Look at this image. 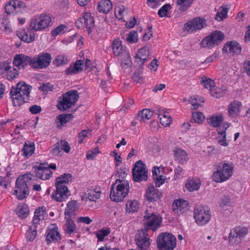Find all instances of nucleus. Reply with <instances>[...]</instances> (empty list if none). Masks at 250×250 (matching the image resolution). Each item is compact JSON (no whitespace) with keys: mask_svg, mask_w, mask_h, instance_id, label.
Listing matches in <instances>:
<instances>
[{"mask_svg":"<svg viewBox=\"0 0 250 250\" xmlns=\"http://www.w3.org/2000/svg\"><path fill=\"white\" fill-rule=\"evenodd\" d=\"M146 4L148 6L155 8L161 4V0H147Z\"/></svg>","mask_w":250,"mask_h":250,"instance_id":"nucleus-64","label":"nucleus"},{"mask_svg":"<svg viewBox=\"0 0 250 250\" xmlns=\"http://www.w3.org/2000/svg\"><path fill=\"white\" fill-rule=\"evenodd\" d=\"M149 57V50L146 46L139 49L135 57V62L139 66H142L148 61Z\"/></svg>","mask_w":250,"mask_h":250,"instance_id":"nucleus-25","label":"nucleus"},{"mask_svg":"<svg viewBox=\"0 0 250 250\" xmlns=\"http://www.w3.org/2000/svg\"><path fill=\"white\" fill-rule=\"evenodd\" d=\"M73 116L71 114H62L58 116L56 119V123L57 124V127L61 128L67 123L69 122L73 118Z\"/></svg>","mask_w":250,"mask_h":250,"instance_id":"nucleus-33","label":"nucleus"},{"mask_svg":"<svg viewBox=\"0 0 250 250\" xmlns=\"http://www.w3.org/2000/svg\"><path fill=\"white\" fill-rule=\"evenodd\" d=\"M29 214V208L24 205L20 206L18 208L17 214L21 218H26Z\"/></svg>","mask_w":250,"mask_h":250,"instance_id":"nucleus-51","label":"nucleus"},{"mask_svg":"<svg viewBox=\"0 0 250 250\" xmlns=\"http://www.w3.org/2000/svg\"><path fill=\"white\" fill-rule=\"evenodd\" d=\"M51 59V55L48 53L39 54L37 57H34L33 68L36 69L46 68L50 64Z\"/></svg>","mask_w":250,"mask_h":250,"instance_id":"nucleus-17","label":"nucleus"},{"mask_svg":"<svg viewBox=\"0 0 250 250\" xmlns=\"http://www.w3.org/2000/svg\"><path fill=\"white\" fill-rule=\"evenodd\" d=\"M133 177L136 182L145 181L147 178V171L145 165L141 161L136 162L133 169Z\"/></svg>","mask_w":250,"mask_h":250,"instance_id":"nucleus-14","label":"nucleus"},{"mask_svg":"<svg viewBox=\"0 0 250 250\" xmlns=\"http://www.w3.org/2000/svg\"><path fill=\"white\" fill-rule=\"evenodd\" d=\"M209 36L216 46L220 44L225 38L224 34L219 31H215L211 32Z\"/></svg>","mask_w":250,"mask_h":250,"instance_id":"nucleus-40","label":"nucleus"},{"mask_svg":"<svg viewBox=\"0 0 250 250\" xmlns=\"http://www.w3.org/2000/svg\"><path fill=\"white\" fill-rule=\"evenodd\" d=\"M144 221L148 229L153 230L158 229L162 222V217L155 214L150 208L145 211Z\"/></svg>","mask_w":250,"mask_h":250,"instance_id":"nucleus-10","label":"nucleus"},{"mask_svg":"<svg viewBox=\"0 0 250 250\" xmlns=\"http://www.w3.org/2000/svg\"><path fill=\"white\" fill-rule=\"evenodd\" d=\"M91 131V130H90ZM90 130H83L79 133L78 142L79 144H82L83 142L84 138L87 137L89 134Z\"/></svg>","mask_w":250,"mask_h":250,"instance_id":"nucleus-58","label":"nucleus"},{"mask_svg":"<svg viewBox=\"0 0 250 250\" xmlns=\"http://www.w3.org/2000/svg\"><path fill=\"white\" fill-rule=\"evenodd\" d=\"M110 229L109 228H105L100 230H98L96 233L98 241H104L110 234Z\"/></svg>","mask_w":250,"mask_h":250,"instance_id":"nucleus-45","label":"nucleus"},{"mask_svg":"<svg viewBox=\"0 0 250 250\" xmlns=\"http://www.w3.org/2000/svg\"><path fill=\"white\" fill-rule=\"evenodd\" d=\"M79 97V93L77 90L68 91L59 98L57 106L59 109L64 111L74 105Z\"/></svg>","mask_w":250,"mask_h":250,"instance_id":"nucleus-6","label":"nucleus"},{"mask_svg":"<svg viewBox=\"0 0 250 250\" xmlns=\"http://www.w3.org/2000/svg\"><path fill=\"white\" fill-rule=\"evenodd\" d=\"M35 146L34 145H28L25 143L21 150V155L28 158L31 156L34 152Z\"/></svg>","mask_w":250,"mask_h":250,"instance_id":"nucleus-44","label":"nucleus"},{"mask_svg":"<svg viewBox=\"0 0 250 250\" xmlns=\"http://www.w3.org/2000/svg\"><path fill=\"white\" fill-rule=\"evenodd\" d=\"M160 123L164 126H169L172 122V118H169L168 117H164V116L159 118Z\"/></svg>","mask_w":250,"mask_h":250,"instance_id":"nucleus-62","label":"nucleus"},{"mask_svg":"<svg viewBox=\"0 0 250 250\" xmlns=\"http://www.w3.org/2000/svg\"><path fill=\"white\" fill-rule=\"evenodd\" d=\"M66 219L67 220L65 224V232L70 235L76 230V227L74 222L71 218H67Z\"/></svg>","mask_w":250,"mask_h":250,"instance_id":"nucleus-46","label":"nucleus"},{"mask_svg":"<svg viewBox=\"0 0 250 250\" xmlns=\"http://www.w3.org/2000/svg\"><path fill=\"white\" fill-rule=\"evenodd\" d=\"M58 143L60 147H61L62 150H63L66 153H68L70 151V147L67 141L64 140H61Z\"/></svg>","mask_w":250,"mask_h":250,"instance_id":"nucleus-59","label":"nucleus"},{"mask_svg":"<svg viewBox=\"0 0 250 250\" xmlns=\"http://www.w3.org/2000/svg\"><path fill=\"white\" fill-rule=\"evenodd\" d=\"M32 172L35 177L43 180L48 179L53 174L51 170L43 164H40L39 166L33 167Z\"/></svg>","mask_w":250,"mask_h":250,"instance_id":"nucleus-20","label":"nucleus"},{"mask_svg":"<svg viewBox=\"0 0 250 250\" xmlns=\"http://www.w3.org/2000/svg\"><path fill=\"white\" fill-rule=\"evenodd\" d=\"M127 169L125 168H120L117 171V173L116 176L120 179V180H125V177L127 176Z\"/></svg>","mask_w":250,"mask_h":250,"instance_id":"nucleus-60","label":"nucleus"},{"mask_svg":"<svg viewBox=\"0 0 250 250\" xmlns=\"http://www.w3.org/2000/svg\"><path fill=\"white\" fill-rule=\"evenodd\" d=\"M83 61L81 60H77L66 69L65 73L67 75H72L77 74L83 70Z\"/></svg>","mask_w":250,"mask_h":250,"instance_id":"nucleus-30","label":"nucleus"},{"mask_svg":"<svg viewBox=\"0 0 250 250\" xmlns=\"http://www.w3.org/2000/svg\"><path fill=\"white\" fill-rule=\"evenodd\" d=\"M172 153L174 159L179 164H186L189 160L188 152L181 147L178 146L174 147Z\"/></svg>","mask_w":250,"mask_h":250,"instance_id":"nucleus-23","label":"nucleus"},{"mask_svg":"<svg viewBox=\"0 0 250 250\" xmlns=\"http://www.w3.org/2000/svg\"><path fill=\"white\" fill-rule=\"evenodd\" d=\"M201 83L206 89H208L209 92L214 87L215 83L213 80L211 79L203 76L201 78Z\"/></svg>","mask_w":250,"mask_h":250,"instance_id":"nucleus-38","label":"nucleus"},{"mask_svg":"<svg viewBox=\"0 0 250 250\" xmlns=\"http://www.w3.org/2000/svg\"><path fill=\"white\" fill-rule=\"evenodd\" d=\"M125 8L124 6H118L115 9V15L119 20H122L124 17V13Z\"/></svg>","mask_w":250,"mask_h":250,"instance_id":"nucleus-56","label":"nucleus"},{"mask_svg":"<svg viewBox=\"0 0 250 250\" xmlns=\"http://www.w3.org/2000/svg\"><path fill=\"white\" fill-rule=\"evenodd\" d=\"M84 18L87 31L88 34L91 33L94 28V18L90 13H84Z\"/></svg>","mask_w":250,"mask_h":250,"instance_id":"nucleus-35","label":"nucleus"},{"mask_svg":"<svg viewBox=\"0 0 250 250\" xmlns=\"http://www.w3.org/2000/svg\"><path fill=\"white\" fill-rule=\"evenodd\" d=\"M193 217L198 226H203L210 221L211 212L208 207L200 206L194 209Z\"/></svg>","mask_w":250,"mask_h":250,"instance_id":"nucleus-7","label":"nucleus"},{"mask_svg":"<svg viewBox=\"0 0 250 250\" xmlns=\"http://www.w3.org/2000/svg\"><path fill=\"white\" fill-rule=\"evenodd\" d=\"M17 36L22 41L27 43H30L33 42L35 39V34L33 35L30 32L29 34L25 29L19 30L17 32Z\"/></svg>","mask_w":250,"mask_h":250,"instance_id":"nucleus-34","label":"nucleus"},{"mask_svg":"<svg viewBox=\"0 0 250 250\" xmlns=\"http://www.w3.org/2000/svg\"><path fill=\"white\" fill-rule=\"evenodd\" d=\"M51 152L53 155L55 156L62 155L61 153L62 152V150L58 142L54 145L53 148L51 150Z\"/></svg>","mask_w":250,"mask_h":250,"instance_id":"nucleus-61","label":"nucleus"},{"mask_svg":"<svg viewBox=\"0 0 250 250\" xmlns=\"http://www.w3.org/2000/svg\"><path fill=\"white\" fill-rule=\"evenodd\" d=\"M120 64L124 69L128 68L131 64V59L129 51L120 57Z\"/></svg>","mask_w":250,"mask_h":250,"instance_id":"nucleus-37","label":"nucleus"},{"mask_svg":"<svg viewBox=\"0 0 250 250\" xmlns=\"http://www.w3.org/2000/svg\"><path fill=\"white\" fill-rule=\"evenodd\" d=\"M193 0H177V4L182 11H186L189 7Z\"/></svg>","mask_w":250,"mask_h":250,"instance_id":"nucleus-52","label":"nucleus"},{"mask_svg":"<svg viewBox=\"0 0 250 250\" xmlns=\"http://www.w3.org/2000/svg\"><path fill=\"white\" fill-rule=\"evenodd\" d=\"M229 8L226 6H220L216 13L215 19L221 21L226 18L228 15Z\"/></svg>","mask_w":250,"mask_h":250,"instance_id":"nucleus-43","label":"nucleus"},{"mask_svg":"<svg viewBox=\"0 0 250 250\" xmlns=\"http://www.w3.org/2000/svg\"><path fill=\"white\" fill-rule=\"evenodd\" d=\"M135 241L139 250H147L149 248V238L146 230L142 229L138 231Z\"/></svg>","mask_w":250,"mask_h":250,"instance_id":"nucleus-16","label":"nucleus"},{"mask_svg":"<svg viewBox=\"0 0 250 250\" xmlns=\"http://www.w3.org/2000/svg\"><path fill=\"white\" fill-rule=\"evenodd\" d=\"M44 213V210L43 207L36 209L32 221L33 224L30 227L29 230L26 232V238L29 241H33L36 238L37 233L36 225L39 223L41 220L43 219Z\"/></svg>","mask_w":250,"mask_h":250,"instance_id":"nucleus-12","label":"nucleus"},{"mask_svg":"<svg viewBox=\"0 0 250 250\" xmlns=\"http://www.w3.org/2000/svg\"><path fill=\"white\" fill-rule=\"evenodd\" d=\"M34 177V174L27 173L17 178L16 182V189L14 194L19 200H22L29 194L28 183Z\"/></svg>","mask_w":250,"mask_h":250,"instance_id":"nucleus-5","label":"nucleus"},{"mask_svg":"<svg viewBox=\"0 0 250 250\" xmlns=\"http://www.w3.org/2000/svg\"><path fill=\"white\" fill-rule=\"evenodd\" d=\"M138 118L141 121H145L150 119L153 115V112L149 109L145 108L138 113Z\"/></svg>","mask_w":250,"mask_h":250,"instance_id":"nucleus-47","label":"nucleus"},{"mask_svg":"<svg viewBox=\"0 0 250 250\" xmlns=\"http://www.w3.org/2000/svg\"><path fill=\"white\" fill-rule=\"evenodd\" d=\"M67 62V59L64 55H59L56 56L54 61V64L58 66L65 64Z\"/></svg>","mask_w":250,"mask_h":250,"instance_id":"nucleus-54","label":"nucleus"},{"mask_svg":"<svg viewBox=\"0 0 250 250\" xmlns=\"http://www.w3.org/2000/svg\"><path fill=\"white\" fill-rule=\"evenodd\" d=\"M0 75L4 78L12 81L19 76V72L16 68L11 67L9 62H4L0 63Z\"/></svg>","mask_w":250,"mask_h":250,"instance_id":"nucleus-13","label":"nucleus"},{"mask_svg":"<svg viewBox=\"0 0 250 250\" xmlns=\"http://www.w3.org/2000/svg\"><path fill=\"white\" fill-rule=\"evenodd\" d=\"M125 207L126 213L132 214L139 210L140 204L136 200H129L127 201Z\"/></svg>","mask_w":250,"mask_h":250,"instance_id":"nucleus-31","label":"nucleus"},{"mask_svg":"<svg viewBox=\"0 0 250 250\" xmlns=\"http://www.w3.org/2000/svg\"><path fill=\"white\" fill-rule=\"evenodd\" d=\"M206 24L205 20L196 18L189 21L185 24L184 30L188 33H192L203 28Z\"/></svg>","mask_w":250,"mask_h":250,"instance_id":"nucleus-21","label":"nucleus"},{"mask_svg":"<svg viewBox=\"0 0 250 250\" xmlns=\"http://www.w3.org/2000/svg\"><path fill=\"white\" fill-rule=\"evenodd\" d=\"M209 36L204 38L201 42V46L204 48H212L216 44Z\"/></svg>","mask_w":250,"mask_h":250,"instance_id":"nucleus-48","label":"nucleus"},{"mask_svg":"<svg viewBox=\"0 0 250 250\" xmlns=\"http://www.w3.org/2000/svg\"><path fill=\"white\" fill-rule=\"evenodd\" d=\"M112 51L116 56L120 57L125 53L129 52L125 46H123L122 42L119 39L114 40L112 42Z\"/></svg>","mask_w":250,"mask_h":250,"instance_id":"nucleus-28","label":"nucleus"},{"mask_svg":"<svg viewBox=\"0 0 250 250\" xmlns=\"http://www.w3.org/2000/svg\"><path fill=\"white\" fill-rule=\"evenodd\" d=\"M201 181L198 177H189L185 182V188L189 192L198 190L201 186Z\"/></svg>","mask_w":250,"mask_h":250,"instance_id":"nucleus-27","label":"nucleus"},{"mask_svg":"<svg viewBox=\"0 0 250 250\" xmlns=\"http://www.w3.org/2000/svg\"><path fill=\"white\" fill-rule=\"evenodd\" d=\"M171 5L169 4L163 5L158 11V15L160 17H164L167 15L168 11L170 9Z\"/></svg>","mask_w":250,"mask_h":250,"instance_id":"nucleus-57","label":"nucleus"},{"mask_svg":"<svg viewBox=\"0 0 250 250\" xmlns=\"http://www.w3.org/2000/svg\"><path fill=\"white\" fill-rule=\"evenodd\" d=\"M234 166L228 161H223L214 165L211 178L216 183H222L228 181L233 175Z\"/></svg>","mask_w":250,"mask_h":250,"instance_id":"nucleus-1","label":"nucleus"},{"mask_svg":"<svg viewBox=\"0 0 250 250\" xmlns=\"http://www.w3.org/2000/svg\"><path fill=\"white\" fill-rule=\"evenodd\" d=\"M242 50L240 44L234 41H228L224 44L222 49L223 53H227L232 55H239Z\"/></svg>","mask_w":250,"mask_h":250,"instance_id":"nucleus-24","label":"nucleus"},{"mask_svg":"<svg viewBox=\"0 0 250 250\" xmlns=\"http://www.w3.org/2000/svg\"><path fill=\"white\" fill-rule=\"evenodd\" d=\"M189 102L192 105L193 109H197L202 106L204 102V99L198 96H194L190 97Z\"/></svg>","mask_w":250,"mask_h":250,"instance_id":"nucleus-42","label":"nucleus"},{"mask_svg":"<svg viewBox=\"0 0 250 250\" xmlns=\"http://www.w3.org/2000/svg\"><path fill=\"white\" fill-rule=\"evenodd\" d=\"M157 244L159 250H173L176 246V239L172 234L164 232L158 236Z\"/></svg>","mask_w":250,"mask_h":250,"instance_id":"nucleus-8","label":"nucleus"},{"mask_svg":"<svg viewBox=\"0 0 250 250\" xmlns=\"http://www.w3.org/2000/svg\"><path fill=\"white\" fill-rule=\"evenodd\" d=\"M227 88L226 86L223 85L221 87H218L215 84L214 87L210 91V95L216 98L222 97L226 94Z\"/></svg>","mask_w":250,"mask_h":250,"instance_id":"nucleus-36","label":"nucleus"},{"mask_svg":"<svg viewBox=\"0 0 250 250\" xmlns=\"http://www.w3.org/2000/svg\"><path fill=\"white\" fill-rule=\"evenodd\" d=\"M242 107V104L239 101L235 100L230 102L227 107L228 115L230 118L239 116Z\"/></svg>","mask_w":250,"mask_h":250,"instance_id":"nucleus-26","label":"nucleus"},{"mask_svg":"<svg viewBox=\"0 0 250 250\" xmlns=\"http://www.w3.org/2000/svg\"><path fill=\"white\" fill-rule=\"evenodd\" d=\"M129 190V184L127 180L117 179L110 188V198L116 202H122L127 195Z\"/></svg>","mask_w":250,"mask_h":250,"instance_id":"nucleus-4","label":"nucleus"},{"mask_svg":"<svg viewBox=\"0 0 250 250\" xmlns=\"http://www.w3.org/2000/svg\"><path fill=\"white\" fill-rule=\"evenodd\" d=\"M223 120V115L221 113L213 114L207 119L209 125L213 127H221ZM220 128L222 129L221 127Z\"/></svg>","mask_w":250,"mask_h":250,"instance_id":"nucleus-29","label":"nucleus"},{"mask_svg":"<svg viewBox=\"0 0 250 250\" xmlns=\"http://www.w3.org/2000/svg\"><path fill=\"white\" fill-rule=\"evenodd\" d=\"M248 229L247 227L237 226L230 230L229 235V243L231 245L239 244L243 239L248 233Z\"/></svg>","mask_w":250,"mask_h":250,"instance_id":"nucleus-11","label":"nucleus"},{"mask_svg":"<svg viewBox=\"0 0 250 250\" xmlns=\"http://www.w3.org/2000/svg\"><path fill=\"white\" fill-rule=\"evenodd\" d=\"M72 175L69 173H64L56 179V191L51 194V197L57 202L65 201L70 195L67 187L65 184L72 181Z\"/></svg>","mask_w":250,"mask_h":250,"instance_id":"nucleus-3","label":"nucleus"},{"mask_svg":"<svg viewBox=\"0 0 250 250\" xmlns=\"http://www.w3.org/2000/svg\"><path fill=\"white\" fill-rule=\"evenodd\" d=\"M22 2L19 0H11L5 6V11L7 13L14 11L17 7H20Z\"/></svg>","mask_w":250,"mask_h":250,"instance_id":"nucleus-41","label":"nucleus"},{"mask_svg":"<svg viewBox=\"0 0 250 250\" xmlns=\"http://www.w3.org/2000/svg\"><path fill=\"white\" fill-rule=\"evenodd\" d=\"M205 116L202 112L196 111L192 114V120L195 123L201 124L205 121Z\"/></svg>","mask_w":250,"mask_h":250,"instance_id":"nucleus-53","label":"nucleus"},{"mask_svg":"<svg viewBox=\"0 0 250 250\" xmlns=\"http://www.w3.org/2000/svg\"><path fill=\"white\" fill-rule=\"evenodd\" d=\"M112 8V3L110 0H101L97 6V9L100 13L107 14Z\"/></svg>","mask_w":250,"mask_h":250,"instance_id":"nucleus-32","label":"nucleus"},{"mask_svg":"<svg viewBox=\"0 0 250 250\" xmlns=\"http://www.w3.org/2000/svg\"><path fill=\"white\" fill-rule=\"evenodd\" d=\"M66 27V26L63 24H61L58 26L54 30H52L51 32L52 36L55 37L59 34L63 33Z\"/></svg>","mask_w":250,"mask_h":250,"instance_id":"nucleus-55","label":"nucleus"},{"mask_svg":"<svg viewBox=\"0 0 250 250\" xmlns=\"http://www.w3.org/2000/svg\"><path fill=\"white\" fill-rule=\"evenodd\" d=\"M230 126V124L228 122H223L221 128L217 129L216 140L221 146L227 147L229 144V141L227 139L226 131Z\"/></svg>","mask_w":250,"mask_h":250,"instance_id":"nucleus-19","label":"nucleus"},{"mask_svg":"<svg viewBox=\"0 0 250 250\" xmlns=\"http://www.w3.org/2000/svg\"><path fill=\"white\" fill-rule=\"evenodd\" d=\"M58 239H60V236L58 229L56 228L49 229L46 235V241L48 243L51 241H57Z\"/></svg>","mask_w":250,"mask_h":250,"instance_id":"nucleus-39","label":"nucleus"},{"mask_svg":"<svg viewBox=\"0 0 250 250\" xmlns=\"http://www.w3.org/2000/svg\"><path fill=\"white\" fill-rule=\"evenodd\" d=\"M52 25L50 16L46 14H42L31 20L30 28L36 31L42 30Z\"/></svg>","mask_w":250,"mask_h":250,"instance_id":"nucleus-9","label":"nucleus"},{"mask_svg":"<svg viewBox=\"0 0 250 250\" xmlns=\"http://www.w3.org/2000/svg\"><path fill=\"white\" fill-rule=\"evenodd\" d=\"M39 89L43 92H47L48 91H52L53 90V87L49 83H42L39 87Z\"/></svg>","mask_w":250,"mask_h":250,"instance_id":"nucleus-63","label":"nucleus"},{"mask_svg":"<svg viewBox=\"0 0 250 250\" xmlns=\"http://www.w3.org/2000/svg\"><path fill=\"white\" fill-rule=\"evenodd\" d=\"M165 173V167L162 165L153 167L152 175L156 187H161L167 181Z\"/></svg>","mask_w":250,"mask_h":250,"instance_id":"nucleus-18","label":"nucleus"},{"mask_svg":"<svg viewBox=\"0 0 250 250\" xmlns=\"http://www.w3.org/2000/svg\"><path fill=\"white\" fill-rule=\"evenodd\" d=\"M138 40V34L136 31L132 30L126 35L125 41L129 43H134Z\"/></svg>","mask_w":250,"mask_h":250,"instance_id":"nucleus-49","label":"nucleus"},{"mask_svg":"<svg viewBox=\"0 0 250 250\" xmlns=\"http://www.w3.org/2000/svg\"><path fill=\"white\" fill-rule=\"evenodd\" d=\"M31 86L24 82H20L12 86L10 94L15 106H20L29 100Z\"/></svg>","mask_w":250,"mask_h":250,"instance_id":"nucleus-2","label":"nucleus"},{"mask_svg":"<svg viewBox=\"0 0 250 250\" xmlns=\"http://www.w3.org/2000/svg\"><path fill=\"white\" fill-rule=\"evenodd\" d=\"M172 209L177 215H185L189 209V202L183 198L177 199L172 203Z\"/></svg>","mask_w":250,"mask_h":250,"instance_id":"nucleus-15","label":"nucleus"},{"mask_svg":"<svg viewBox=\"0 0 250 250\" xmlns=\"http://www.w3.org/2000/svg\"><path fill=\"white\" fill-rule=\"evenodd\" d=\"M20 55L21 61L22 62V68H24L28 65H30L33 68L32 63L34 62V58H32L29 56H25L22 54Z\"/></svg>","mask_w":250,"mask_h":250,"instance_id":"nucleus-50","label":"nucleus"},{"mask_svg":"<svg viewBox=\"0 0 250 250\" xmlns=\"http://www.w3.org/2000/svg\"><path fill=\"white\" fill-rule=\"evenodd\" d=\"M162 197V193L153 185L147 186L145 194V197L149 202H154L158 201Z\"/></svg>","mask_w":250,"mask_h":250,"instance_id":"nucleus-22","label":"nucleus"}]
</instances>
